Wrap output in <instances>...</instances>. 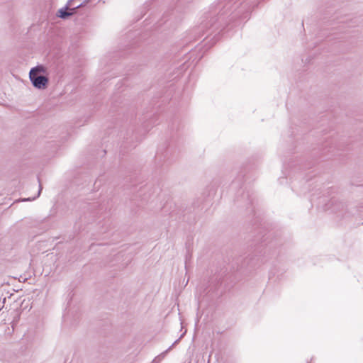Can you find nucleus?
Returning <instances> with one entry per match:
<instances>
[{
  "label": "nucleus",
  "mask_w": 363,
  "mask_h": 363,
  "mask_svg": "<svg viewBox=\"0 0 363 363\" xmlns=\"http://www.w3.org/2000/svg\"><path fill=\"white\" fill-rule=\"evenodd\" d=\"M255 5L252 0H234L233 3H229L216 17L211 20V29L213 31L220 29L227 23L228 18L233 21L237 18H248L249 13Z\"/></svg>",
  "instance_id": "obj_1"
},
{
  "label": "nucleus",
  "mask_w": 363,
  "mask_h": 363,
  "mask_svg": "<svg viewBox=\"0 0 363 363\" xmlns=\"http://www.w3.org/2000/svg\"><path fill=\"white\" fill-rule=\"evenodd\" d=\"M172 347H170L168 350H167L165 352H162L161 354L155 357L152 363H160V362L164 357L166 353L171 349Z\"/></svg>",
  "instance_id": "obj_4"
},
{
  "label": "nucleus",
  "mask_w": 363,
  "mask_h": 363,
  "mask_svg": "<svg viewBox=\"0 0 363 363\" xmlns=\"http://www.w3.org/2000/svg\"><path fill=\"white\" fill-rule=\"evenodd\" d=\"M73 0H69V1H72Z\"/></svg>",
  "instance_id": "obj_7"
},
{
  "label": "nucleus",
  "mask_w": 363,
  "mask_h": 363,
  "mask_svg": "<svg viewBox=\"0 0 363 363\" xmlns=\"http://www.w3.org/2000/svg\"><path fill=\"white\" fill-rule=\"evenodd\" d=\"M42 191V186H41V184H39V190L38 191V194L35 196H34L33 198L30 199V198H28V199H24L23 201H33V200H35L36 198H38L40 194V192Z\"/></svg>",
  "instance_id": "obj_5"
},
{
  "label": "nucleus",
  "mask_w": 363,
  "mask_h": 363,
  "mask_svg": "<svg viewBox=\"0 0 363 363\" xmlns=\"http://www.w3.org/2000/svg\"><path fill=\"white\" fill-rule=\"evenodd\" d=\"M45 69L43 66L39 65L33 67L29 72L30 80L34 87L39 89H44L48 83V78L41 74Z\"/></svg>",
  "instance_id": "obj_2"
},
{
  "label": "nucleus",
  "mask_w": 363,
  "mask_h": 363,
  "mask_svg": "<svg viewBox=\"0 0 363 363\" xmlns=\"http://www.w3.org/2000/svg\"><path fill=\"white\" fill-rule=\"evenodd\" d=\"M82 6V4L78 5L77 6H76L74 8L71 9H70L71 11H68L67 10L69 9H68L67 6H65L64 8H62L58 11L57 16L60 17V18L66 19L69 16H72L76 11V10L78 8L81 7Z\"/></svg>",
  "instance_id": "obj_3"
},
{
  "label": "nucleus",
  "mask_w": 363,
  "mask_h": 363,
  "mask_svg": "<svg viewBox=\"0 0 363 363\" xmlns=\"http://www.w3.org/2000/svg\"><path fill=\"white\" fill-rule=\"evenodd\" d=\"M71 2L72 1H69V0L68 2L66 4V6H67L68 9H69V6H71Z\"/></svg>",
  "instance_id": "obj_6"
}]
</instances>
